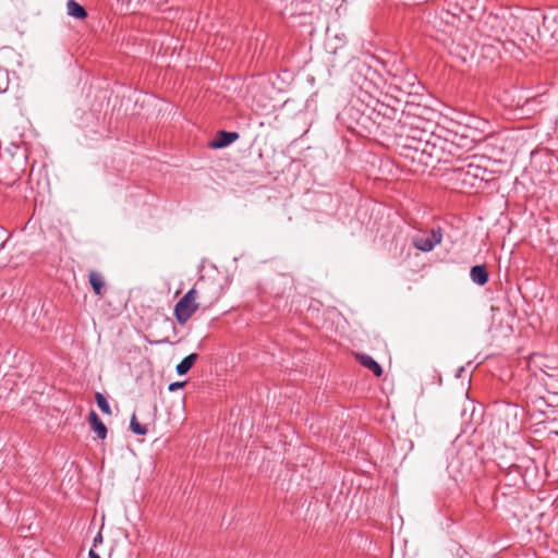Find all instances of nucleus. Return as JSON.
<instances>
[{
    "instance_id": "obj_21",
    "label": "nucleus",
    "mask_w": 558,
    "mask_h": 558,
    "mask_svg": "<svg viewBox=\"0 0 558 558\" xmlns=\"http://www.w3.org/2000/svg\"><path fill=\"white\" fill-rule=\"evenodd\" d=\"M88 557L89 558H101L100 555L98 553H96V550L94 548L89 549Z\"/></svg>"
},
{
    "instance_id": "obj_7",
    "label": "nucleus",
    "mask_w": 558,
    "mask_h": 558,
    "mask_svg": "<svg viewBox=\"0 0 558 558\" xmlns=\"http://www.w3.org/2000/svg\"><path fill=\"white\" fill-rule=\"evenodd\" d=\"M442 240V232L440 228L433 229L427 236H414L412 244L415 248L422 252H430Z\"/></svg>"
},
{
    "instance_id": "obj_18",
    "label": "nucleus",
    "mask_w": 558,
    "mask_h": 558,
    "mask_svg": "<svg viewBox=\"0 0 558 558\" xmlns=\"http://www.w3.org/2000/svg\"><path fill=\"white\" fill-rule=\"evenodd\" d=\"M478 170H480L478 167H473L471 163H469L466 167L465 173L476 178V177H478V174H477Z\"/></svg>"
},
{
    "instance_id": "obj_11",
    "label": "nucleus",
    "mask_w": 558,
    "mask_h": 558,
    "mask_svg": "<svg viewBox=\"0 0 558 558\" xmlns=\"http://www.w3.org/2000/svg\"><path fill=\"white\" fill-rule=\"evenodd\" d=\"M88 421L92 429L96 433L97 437L99 439H105L107 437V427L95 411L92 410L89 412Z\"/></svg>"
},
{
    "instance_id": "obj_19",
    "label": "nucleus",
    "mask_w": 558,
    "mask_h": 558,
    "mask_svg": "<svg viewBox=\"0 0 558 558\" xmlns=\"http://www.w3.org/2000/svg\"><path fill=\"white\" fill-rule=\"evenodd\" d=\"M102 542H104L102 534H101V532H98L96 534V536L94 537V539H93V547L92 548L95 549L97 546L101 545Z\"/></svg>"
},
{
    "instance_id": "obj_23",
    "label": "nucleus",
    "mask_w": 558,
    "mask_h": 558,
    "mask_svg": "<svg viewBox=\"0 0 558 558\" xmlns=\"http://www.w3.org/2000/svg\"><path fill=\"white\" fill-rule=\"evenodd\" d=\"M3 243H4V242H1V243H0V248H2V247H3Z\"/></svg>"
},
{
    "instance_id": "obj_12",
    "label": "nucleus",
    "mask_w": 558,
    "mask_h": 558,
    "mask_svg": "<svg viewBox=\"0 0 558 558\" xmlns=\"http://www.w3.org/2000/svg\"><path fill=\"white\" fill-rule=\"evenodd\" d=\"M359 362L369 369L376 377L381 376L383 368L371 356L367 354H357L356 355Z\"/></svg>"
},
{
    "instance_id": "obj_9",
    "label": "nucleus",
    "mask_w": 558,
    "mask_h": 558,
    "mask_svg": "<svg viewBox=\"0 0 558 558\" xmlns=\"http://www.w3.org/2000/svg\"><path fill=\"white\" fill-rule=\"evenodd\" d=\"M471 280L478 284L484 286L488 282L489 275L484 265H475L470 270Z\"/></svg>"
},
{
    "instance_id": "obj_6",
    "label": "nucleus",
    "mask_w": 558,
    "mask_h": 558,
    "mask_svg": "<svg viewBox=\"0 0 558 558\" xmlns=\"http://www.w3.org/2000/svg\"><path fill=\"white\" fill-rule=\"evenodd\" d=\"M417 85V77L411 71H405L403 76H398L397 74H395L392 77V82L390 83V87H393L395 89L408 95L416 93Z\"/></svg>"
},
{
    "instance_id": "obj_10",
    "label": "nucleus",
    "mask_w": 558,
    "mask_h": 558,
    "mask_svg": "<svg viewBox=\"0 0 558 558\" xmlns=\"http://www.w3.org/2000/svg\"><path fill=\"white\" fill-rule=\"evenodd\" d=\"M88 280L96 295L101 296L106 290V283L101 274L92 270L88 274Z\"/></svg>"
},
{
    "instance_id": "obj_4",
    "label": "nucleus",
    "mask_w": 558,
    "mask_h": 558,
    "mask_svg": "<svg viewBox=\"0 0 558 558\" xmlns=\"http://www.w3.org/2000/svg\"><path fill=\"white\" fill-rule=\"evenodd\" d=\"M195 288L189 290L175 304L173 315L180 325H184L197 311L199 304Z\"/></svg>"
},
{
    "instance_id": "obj_14",
    "label": "nucleus",
    "mask_w": 558,
    "mask_h": 558,
    "mask_svg": "<svg viewBox=\"0 0 558 558\" xmlns=\"http://www.w3.org/2000/svg\"><path fill=\"white\" fill-rule=\"evenodd\" d=\"M198 359V354L191 353L187 356H185L175 367V371L179 376L185 375L193 366V364Z\"/></svg>"
},
{
    "instance_id": "obj_20",
    "label": "nucleus",
    "mask_w": 558,
    "mask_h": 558,
    "mask_svg": "<svg viewBox=\"0 0 558 558\" xmlns=\"http://www.w3.org/2000/svg\"><path fill=\"white\" fill-rule=\"evenodd\" d=\"M185 381H174L171 383L168 387L169 391H175L184 386Z\"/></svg>"
},
{
    "instance_id": "obj_1",
    "label": "nucleus",
    "mask_w": 558,
    "mask_h": 558,
    "mask_svg": "<svg viewBox=\"0 0 558 558\" xmlns=\"http://www.w3.org/2000/svg\"><path fill=\"white\" fill-rule=\"evenodd\" d=\"M430 128L432 123L429 121L402 111L397 135L404 141L403 145L412 149L414 156H417L421 148H423V144H427L435 135Z\"/></svg>"
},
{
    "instance_id": "obj_16",
    "label": "nucleus",
    "mask_w": 558,
    "mask_h": 558,
    "mask_svg": "<svg viewBox=\"0 0 558 558\" xmlns=\"http://www.w3.org/2000/svg\"><path fill=\"white\" fill-rule=\"evenodd\" d=\"M95 400H96L98 408L100 409V411L102 413L108 414V415L111 414V409L108 403V400L101 392L95 393Z\"/></svg>"
},
{
    "instance_id": "obj_15",
    "label": "nucleus",
    "mask_w": 558,
    "mask_h": 558,
    "mask_svg": "<svg viewBox=\"0 0 558 558\" xmlns=\"http://www.w3.org/2000/svg\"><path fill=\"white\" fill-rule=\"evenodd\" d=\"M374 110L377 111L378 114H381L383 117H386L391 120L396 119L398 113V110L396 108L379 101L376 102Z\"/></svg>"
},
{
    "instance_id": "obj_22",
    "label": "nucleus",
    "mask_w": 558,
    "mask_h": 558,
    "mask_svg": "<svg viewBox=\"0 0 558 558\" xmlns=\"http://www.w3.org/2000/svg\"><path fill=\"white\" fill-rule=\"evenodd\" d=\"M167 342H168V340H160V341H158V343H167Z\"/></svg>"
},
{
    "instance_id": "obj_5",
    "label": "nucleus",
    "mask_w": 558,
    "mask_h": 558,
    "mask_svg": "<svg viewBox=\"0 0 558 558\" xmlns=\"http://www.w3.org/2000/svg\"><path fill=\"white\" fill-rule=\"evenodd\" d=\"M444 138L454 146V148L451 149V155L454 156L456 160L464 159V155L474 147V141L463 134L448 132L447 136H444Z\"/></svg>"
},
{
    "instance_id": "obj_2",
    "label": "nucleus",
    "mask_w": 558,
    "mask_h": 558,
    "mask_svg": "<svg viewBox=\"0 0 558 558\" xmlns=\"http://www.w3.org/2000/svg\"><path fill=\"white\" fill-rule=\"evenodd\" d=\"M452 148H454L452 143H449L444 136L435 134L427 144H423L420 154L413 156V159L432 168H435L438 163H451L456 160L454 156L451 155Z\"/></svg>"
},
{
    "instance_id": "obj_3",
    "label": "nucleus",
    "mask_w": 558,
    "mask_h": 558,
    "mask_svg": "<svg viewBox=\"0 0 558 558\" xmlns=\"http://www.w3.org/2000/svg\"><path fill=\"white\" fill-rule=\"evenodd\" d=\"M26 154L15 147L14 151L7 150L0 156V183L5 186L14 185L25 171Z\"/></svg>"
},
{
    "instance_id": "obj_13",
    "label": "nucleus",
    "mask_w": 558,
    "mask_h": 558,
    "mask_svg": "<svg viewBox=\"0 0 558 558\" xmlns=\"http://www.w3.org/2000/svg\"><path fill=\"white\" fill-rule=\"evenodd\" d=\"M68 14L77 20H84L87 16V12L83 5L75 0H69L66 2Z\"/></svg>"
},
{
    "instance_id": "obj_17",
    "label": "nucleus",
    "mask_w": 558,
    "mask_h": 558,
    "mask_svg": "<svg viewBox=\"0 0 558 558\" xmlns=\"http://www.w3.org/2000/svg\"><path fill=\"white\" fill-rule=\"evenodd\" d=\"M130 428L136 435H146L147 434V427L142 425L141 423H138L135 414H133V416L131 417Z\"/></svg>"
},
{
    "instance_id": "obj_8",
    "label": "nucleus",
    "mask_w": 558,
    "mask_h": 558,
    "mask_svg": "<svg viewBox=\"0 0 558 558\" xmlns=\"http://www.w3.org/2000/svg\"><path fill=\"white\" fill-rule=\"evenodd\" d=\"M239 137L240 135L236 132L219 131L217 137L210 142L209 146L216 149L223 148L235 142Z\"/></svg>"
}]
</instances>
